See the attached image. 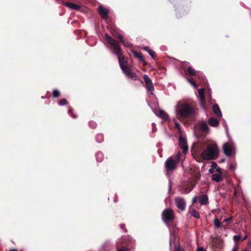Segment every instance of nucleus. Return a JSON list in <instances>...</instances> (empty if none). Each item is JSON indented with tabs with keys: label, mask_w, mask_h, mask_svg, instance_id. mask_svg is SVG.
<instances>
[{
	"label": "nucleus",
	"mask_w": 251,
	"mask_h": 251,
	"mask_svg": "<svg viewBox=\"0 0 251 251\" xmlns=\"http://www.w3.org/2000/svg\"><path fill=\"white\" fill-rule=\"evenodd\" d=\"M106 39L109 44L112 47L114 50V53L117 56L120 68L125 75L133 80H138L136 74L132 72L127 61H125L124 57H122L121 49L118 42L112 39L108 34L105 35Z\"/></svg>",
	"instance_id": "f257e3e1"
},
{
	"label": "nucleus",
	"mask_w": 251,
	"mask_h": 251,
	"mask_svg": "<svg viewBox=\"0 0 251 251\" xmlns=\"http://www.w3.org/2000/svg\"><path fill=\"white\" fill-rule=\"evenodd\" d=\"M175 109L176 116L184 119L191 117L196 111L192 103L184 100L177 101Z\"/></svg>",
	"instance_id": "f03ea898"
},
{
	"label": "nucleus",
	"mask_w": 251,
	"mask_h": 251,
	"mask_svg": "<svg viewBox=\"0 0 251 251\" xmlns=\"http://www.w3.org/2000/svg\"><path fill=\"white\" fill-rule=\"evenodd\" d=\"M225 126L226 128V136L228 138V141L223 145V151L226 156H234L236 153L235 146L231 139V137L229 135L227 126L226 123H225Z\"/></svg>",
	"instance_id": "7ed1b4c3"
},
{
	"label": "nucleus",
	"mask_w": 251,
	"mask_h": 251,
	"mask_svg": "<svg viewBox=\"0 0 251 251\" xmlns=\"http://www.w3.org/2000/svg\"><path fill=\"white\" fill-rule=\"evenodd\" d=\"M219 150L216 144L209 145L201 153L203 159L209 160L214 159L218 155Z\"/></svg>",
	"instance_id": "20e7f679"
},
{
	"label": "nucleus",
	"mask_w": 251,
	"mask_h": 251,
	"mask_svg": "<svg viewBox=\"0 0 251 251\" xmlns=\"http://www.w3.org/2000/svg\"><path fill=\"white\" fill-rule=\"evenodd\" d=\"M180 152H178L177 154L169 157L166 160L165 167L166 169V175L167 176L176 169V165L180 160Z\"/></svg>",
	"instance_id": "39448f33"
},
{
	"label": "nucleus",
	"mask_w": 251,
	"mask_h": 251,
	"mask_svg": "<svg viewBox=\"0 0 251 251\" xmlns=\"http://www.w3.org/2000/svg\"><path fill=\"white\" fill-rule=\"evenodd\" d=\"M162 218L168 226V223L175 219L174 211L170 208L165 209L162 213Z\"/></svg>",
	"instance_id": "423d86ee"
},
{
	"label": "nucleus",
	"mask_w": 251,
	"mask_h": 251,
	"mask_svg": "<svg viewBox=\"0 0 251 251\" xmlns=\"http://www.w3.org/2000/svg\"><path fill=\"white\" fill-rule=\"evenodd\" d=\"M190 64L187 62H183L182 64V67L183 69H187V71L189 75H197L199 77H201L202 75V74L200 72H197L192 66L189 65Z\"/></svg>",
	"instance_id": "0eeeda50"
},
{
	"label": "nucleus",
	"mask_w": 251,
	"mask_h": 251,
	"mask_svg": "<svg viewBox=\"0 0 251 251\" xmlns=\"http://www.w3.org/2000/svg\"><path fill=\"white\" fill-rule=\"evenodd\" d=\"M179 146L182 150L183 152L185 154L187 152L188 150V147L187 145L186 139L182 136H180L179 138Z\"/></svg>",
	"instance_id": "6e6552de"
},
{
	"label": "nucleus",
	"mask_w": 251,
	"mask_h": 251,
	"mask_svg": "<svg viewBox=\"0 0 251 251\" xmlns=\"http://www.w3.org/2000/svg\"><path fill=\"white\" fill-rule=\"evenodd\" d=\"M175 202L176 207L181 210H184L186 207V202L184 199L181 197L175 198Z\"/></svg>",
	"instance_id": "1a4fd4ad"
},
{
	"label": "nucleus",
	"mask_w": 251,
	"mask_h": 251,
	"mask_svg": "<svg viewBox=\"0 0 251 251\" xmlns=\"http://www.w3.org/2000/svg\"><path fill=\"white\" fill-rule=\"evenodd\" d=\"M143 78L144 79L146 83V87L147 90L151 92L153 91L154 87L151 79L147 75H143Z\"/></svg>",
	"instance_id": "9d476101"
},
{
	"label": "nucleus",
	"mask_w": 251,
	"mask_h": 251,
	"mask_svg": "<svg viewBox=\"0 0 251 251\" xmlns=\"http://www.w3.org/2000/svg\"><path fill=\"white\" fill-rule=\"evenodd\" d=\"M153 112L157 116L163 119L165 121H166L169 119L168 114L162 109H156L154 110Z\"/></svg>",
	"instance_id": "9b49d317"
},
{
	"label": "nucleus",
	"mask_w": 251,
	"mask_h": 251,
	"mask_svg": "<svg viewBox=\"0 0 251 251\" xmlns=\"http://www.w3.org/2000/svg\"><path fill=\"white\" fill-rule=\"evenodd\" d=\"M199 96L200 97L201 107L205 109V98L204 96V89L201 88L198 91Z\"/></svg>",
	"instance_id": "f8f14e48"
},
{
	"label": "nucleus",
	"mask_w": 251,
	"mask_h": 251,
	"mask_svg": "<svg viewBox=\"0 0 251 251\" xmlns=\"http://www.w3.org/2000/svg\"><path fill=\"white\" fill-rule=\"evenodd\" d=\"M99 12L102 17L106 19L107 17L108 14V10L107 8L103 7L102 6H99L98 8Z\"/></svg>",
	"instance_id": "ddd939ff"
},
{
	"label": "nucleus",
	"mask_w": 251,
	"mask_h": 251,
	"mask_svg": "<svg viewBox=\"0 0 251 251\" xmlns=\"http://www.w3.org/2000/svg\"><path fill=\"white\" fill-rule=\"evenodd\" d=\"M64 4L66 6L73 10H77L80 8V6L79 5L75 3L70 2H64Z\"/></svg>",
	"instance_id": "4468645a"
},
{
	"label": "nucleus",
	"mask_w": 251,
	"mask_h": 251,
	"mask_svg": "<svg viewBox=\"0 0 251 251\" xmlns=\"http://www.w3.org/2000/svg\"><path fill=\"white\" fill-rule=\"evenodd\" d=\"M208 124L213 127H217L219 125V121L215 118L211 117L209 119Z\"/></svg>",
	"instance_id": "2eb2a0df"
},
{
	"label": "nucleus",
	"mask_w": 251,
	"mask_h": 251,
	"mask_svg": "<svg viewBox=\"0 0 251 251\" xmlns=\"http://www.w3.org/2000/svg\"><path fill=\"white\" fill-rule=\"evenodd\" d=\"M199 201L201 205H206L208 203V198L206 195H201L199 199Z\"/></svg>",
	"instance_id": "dca6fc26"
},
{
	"label": "nucleus",
	"mask_w": 251,
	"mask_h": 251,
	"mask_svg": "<svg viewBox=\"0 0 251 251\" xmlns=\"http://www.w3.org/2000/svg\"><path fill=\"white\" fill-rule=\"evenodd\" d=\"M213 110L215 114L220 117L222 116V113L217 104H215L213 106Z\"/></svg>",
	"instance_id": "f3484780"
},
{
	"label": "nucleus",
	"mask_w": 251,
	"mask_h": 251,
	"mask_svg": "<svg viewBox=\"0 0 251 251\" xmlns=\"http://www.w3.org/2000/svg\"><path fill=\"white\" fill-rule=\"evenodd\" d=\"M200 128L201 131L205 132H207L209 130L207 124L204 122L200 123Z\"/></svg>",
	"instance_id": "a211bd4d"
},
{
	"label": "nucleus",
	"mask_w": 251,
	"mask_h": 251,
	"mask_svg": "<svg viewBox=\"0 0 251 251\" xmlns=\"http://www.w3.org/2000/svg\"><path fill=\"white\" fill-rule=\"evenodd\" d=\"M212 178L213 180L216 182H220L222 180L221 174H214L212 176Z\"/></svg>",
	"instance_id": "6ab92c4d"
},
{
	"label": "nucleus",
	"mask_w": 251,
	"mask_h": 251,
	"mask_svg": "<svg viewBox=\"0 0 251 251\" xmlns=\"http://www.w3.org/2000/svg\"><path fill=\"white\" fill-rule=\"evenodd\" d=\"M214 224L216 227L219 228L223 227L224 228H226V226L223 225V223L220 222L218 219H215L214 220Z\"/></svg>",
	"instance_id": "aec40b11"
},
{
	"label": "nucleus",
	"mask_w": 251,
	"mask_h": 251,
	"mask_svg": "<svg viewBox=\"0 0 251 251\" xmlns=\"http://www.w3.org/2000/svg\"><path fill=\"white\" fill-rule=\"evenodd\" d=\"M118 38L125 47H129L130 45V44L128 42L125 41L124 37L122 35H119Z\"/></svg>",
	"instance_id": "412c9836"
},
{
	"label": "nucleus",
	"mask_w": 251,
	"mask_h": 251,
	"mask_svg": "<svg viewBox=\"0 0 251 251\" xmlns=\"http://www.w3.org/2000/svg\"><path fill=\"white\" fill-rule=\"evenodd\" d=\"M96 157L98 162H101L103 158V154L101 152H98L96 154Z\"/></svg>",
	"instance_id": "4be33fe9"
},
{
	"label": "nucleus",
	"mask_w": 251,
	"mask_h": 251,
	"mask_svg": "<svg viewBox=\"0 0 251 251\" xmlns=\"http://www.w3.org/2000/svg\"><path fill=\"white\" fill-rule=\"evenodd\" d=\"M144 49L149 53V54L151 56L152 58H153L154 57V52L151 50L149 47H146L144 48Z\"/></svg>",
	"instance_id": "5701e85b"
},
{
	"label": "nucleus",
	"mask_w": 251,
	"mask_h": 251,
	"mask_svg": "<svg viewBox=\"0 0 251 251\" xmlns=\"http://www.w3.org/2000/svg\"><path fill=\"white\" fill-rule=\"evenodd\" d=\"M133 53H134V54L135 55V56L136 57L138 58L141 60H144V57H143V56H142V54L141 53L137 52H136V51H133Z\"/></svg>",
	"instance_id": "b1692460"
},
{
	"label": "nucleus",
	"mask_w": 251,
	"mask_h": 251,
	"mask_svg": "<svg viewBox=\"0 0 251 251\" xmlns=\"http://www.w3.org/2000/svg\"><path fill=\"white\" fill-rule=\"evenodd\" d=\"M191 214L193 217L196 218H199L200 217L199 213L196 210H193L191 212Z\"/></svg>",
	"instance_id": "393cba45"
},
{
	"label": "nucleus",
	"mask_w": 251,
	"mask_h": 251,
	"mask_svg": "<svg viewBox=\"0 0 251 251\" xmlns=\"http://www.w3.org/2000/svg\"><path fill=\"white\" fill-rule=\"evenodd\" d=\"M187 80L193 86L194 88H196L198 87V85L195 83L194 80L188 78H187Z\"/></svg>",
	"instance_id": "a878e982"
},
{
	"label": "nucleus",
	"mask_w": 251,
	"mask_h": 251,
	"mask_svg": "<svg viewBox=\"0 0 251 251\" xmlns=\"http://www.w3.org/2000/svg\"><path fill=\"white\" fill-rule=\"evenodd\" d=\"M60 92L57 90H54L52 93V96L54 98H58L60 96Z\"/></svg>",
	"instance_id": "bb28decb"
},
{
	"label": "nucleus",
	"mask_w": 251,
	"mask_h": 251,
	"mask_svg": "<svg viewBox=\"0 0 251 251\" xmlns=\"http://www.w3.org/2000/svg\"><path fill=\"white\" fill-rule=\"evenodd\" d=\"M58 103L60 105L63 106L67 104L68 102L65 99H62L59 101Z\"/></svg>",
	"instance_id": "cd10ccee"
},
{
	"label": "nucleus",
	"mask_w": 251,
	"mask_h": 251,
	"mask_svg": "<svg viewBox=\"0 0 251 251\" xmlns=\"http://www.w3.org/2000/svg\"><path fill=\"white\" fill-rule=\"evenodd\" d=\"M96 140L99 143L103 141V135L101 134H98L96 137Z\"/></svg>",
	"instance_id": "c85d7f7f"
},
{
	"label": "nucleus",
	"mask_w": 251,
	"mask_h": 251,
	"mask_svg": "<svg viewBox=\"0 0 251 251\" xmlns=\"http://www.w3.org/2000/svg\"><path fill=\"white\" fill-rule=\"evenodd\" d=\"M175 237V234H170V246H172L173 244L174 243V239Z\"/></svg>",
	"instance_id": "c756f323"
},
{
	"label": "nucleus",
	"mask_w": 251,
	"mask_h": 251,
	"mask_svg": "<svg viewBox=\"0 0 251 251\" xmlns=\"http://www.w3.org/2000/svg\"><path fill=\"white\" fill-rule=\"evenodd\" d=\"M232 220V217L227 218L224 221L223 223H226V225H225L226 226L229 223H230L231 222Z\"/></svg>",
	"instance_id": "7c9ffc66"
},
{
	"label": "nucleus",
	"mask_w": 251,
	"mask_h": 251,
	"mask_svg": "<svg viewBox=\"0 0 251 251\" xmlns=\"http://www.w3.org/2000/svg\"><path fill=\"white\" fill-rule=\"evenodd\" d=\"M241 239V236L239 235H234L233 240L235 242H238Z\"/></svg>",
	"instance_id": "2f4dec72"
},
{
	"label": "nucleus",
	"mask_w": 251,
	"mask_h": 251,
	"mask_svg": "<svg viewBox=\"0 0 251 251\" xmlns=\"http://www.w3.org/2000/svg\"><path fill=\"white\" fill-rule=\"evenodd\" d=\"M89 125L90 127H91L93 128H95L97 126L96 123L93 121L90 122L89 123Z\"/></svg>",
	"instance_id": "473e14b6"
},
{
	"label": "nucleus",
	"mask_w": 251,
	"mask_h": 251,
	"mask_svg": "<svg viewBox=\"0 0 251 251\" xmlns=\"http://www.w3.org/2000/svg\"><path fill=\"white\" fill-rule=\"evenodd\" d=\"M175 126L178 129V132L180 133H181V129H180V126L179 124L177 122H176Z\"/></svg>",
	"instance_id": "72a5a7b5"
},
{
	"label": "nucleus",
	"mask_w": 251,
	"mask_h": 251,
	"mask_svg": "<svg viewBox=\"0 0 251 251\" xmlns=\"http://www.w3.org/2000/svg\"><path fill=\"white\" fill-rule=\"evenodd\" d=\"M192 189V188H188V189L185 190L183 192L185 193H188L191 191Z\"/></svg>",
	"instance_id": "f704fd0d"
},
{
	"label": "nucleus",
	"mask_w": 251,
	"mask_h": 251,
	"mask_svg": "<svg viewBox=\"0 0 251 251\" xmlns=\"http://www.w3.org/2000/svg\"><path fill=\"white\" fill-rule=\"evenodd\" d=\"M197 202V197H194L192 199V202L193 203H196Z\"/></svg>",
	"instance_id": "c9c22d12"
},
{
	"label": "nucleus",
	"mask_w": 251,
	"mask_h": 251,
	"mask_svg": "<svg viewBox=\"0 0 251 251\" xmlns=\"http://www.w3.org/2000/svg\"><path fill=\"white\" fill-rule=\"evenodd\" d=\"M117 251H128V250L127 248H122L121 249H118Z\"/></svg>",
	"instance_id": "e433bc0d"
},
{
	"label": "nucleus",
	"mask_w": 251,
	"mask_h": 251,
	"mask_svg": "<svg viewBox=\"0 0 251 251\" xmlns=\"http://www.w3.org/2000/svg\"><path fill=\"white\" fill-rule=\"evenodd\" d=\"M229 167H230V169H231L232 170L235 169V167L233 164H230Z\"/></svg>",
	"instance_id": "4c0bfd02"
},
{
	"label": "nucleus",
	"mask_w": 251,
	"mask_h": 251,
	"mask_svg": "<svg viewBox=\"0 0 251 251\" xmlns=\"http://www.w3.org/2000/svg\"><path fill=\"white\" fill-rule=\"evenodd\" d=\"M197 251H205V250L203 249V248L199 247L198 248Z\"/></svg>",
	"instance_id": "58836bf2"
},
{
	"label": "nucleus",
	"mask_w": 251,
	"mask_h": 251,
	"mask_svg": "<svg viewBox=\"0 0 251 251\" xmlns=\"http://www.w3.org/2000/svg\"><path fill=\"white\" fill-rule=\"evenodd\" d=\"M209 95L210 98L211 99V90H209Z\"/></svg>",
	"instance_id": "ea45409f"
},
{
	"label": "nucleus",
	"mask_w": 251,
	"mask_h": 251,
	"mask_svg": "<svg viewBox=\"0 0 251 251\" xmlns=\"http://www.w3.org/2000/svg\"><path fill=\"white\" fill-rule=\"evenodd\" d=\"M247 237H248V236L246 235L245 237H244V238L243 239H242L241 240L243 241L246 240L247 239Z\"/></svg>",
	"instance_id": "a19ab883"
},
{
	"label": "nucleus",
	"mask_w": 251,
	"mask_h": 251,
	"mask_svg": "<svg viewBox=\"0 0 251 251\" xmlns=\"http://www.w3.org/2000/svg\"><path fill=\"white\" fill-rule=\"evenodd\" d=\"M72 109H70L69 110V111H68V113H69V114H71V112H72Z\"/></svg>",
	"instance_id": "79ce46f5"
},
{
	"label": "nucleus",
	"mask_w": 251,
	"mask_h": 251,
	"mask_svg": "<svg viewBox=\"0 0 251 251\" xmlns=\"http://www.w3.org/2000/svg\"><path fill=\"white\" fill-rule=\"evenodd\" d=\"M236 194H237V192H236V190H235V191H234V195L236 196Z\"/></svg>",
	"instance_id": "37998d69"
},
{
	"label": "nucleus",
	"mask_w": 251,
	"mask_h": 251,
	"mask_svg": "<svg viewBox=\"0 0 251 251\" xmlns=\"http://www.w3.org/2000/svg\"><path fill=\"white\" fill-rule=\"evenodd\" d=\"M9 251H17L16 250L13 249V250H10Z\"/></svg>",
	"instance_id": "c03bdc74"
},
{
	"label": "nucleus",
	"mask_w": 251,
	"mask_h": 251,
	"mask_svg": "<svg viewBox=\"0 0 251 251\" xmlns=\"http://www.w3.org/2000/svg\"><path fill=\"white\" fill-rule=\"evenodd\" d=\"M154 123H152V126H153V130H154Z\"/></svg>",
	"instance_id": "a18cd8bd"
},
{
	"label": "nucleus",
	"mask_w": 251,
	"mask_h": 251,
	"mask_svg": "<svg viewBox=\"0 0 251 251\" xmlns=\"http://www.w3.org/2000/svg\"><path fill=\"white\" fill-rule=\"evenodd\" d=\"M73 118H76V116L75 115H73Z\"/></svg>",
	"instance_id": "49530a36"
},
{
	"label": "nucleus",
	"mask_w": 251,
	"mask_h": 251,
	"mask_svg": "<svg viewBox=\"0 0 251 251\" xmlns=\"http://www.w3.org/2000/svg\"><path fill=\"white\" fill-rule=\"evenodd\" d=\"M171 184H170V188H169V190L170 191L171 190Z\"/></svg>",
	"instance_id": "de8ad7c7"
},
{
	"label": "nucleus",
	"mask_w": 251,
	"mask_h": 251,
	"mask_svg": "<svg viewBox=\"0 0 251 251\" xmlns=\"http://www.w3.org/2000/svg\"><path fill=\"white\" fill-rule=\"evenodd\" d=\"M232 251H237L236 249H233Z\"/></svg>",
	"instance_id": "09e8293b"
},
{
	"label": "nucleus",
	"mask_w": 251,
	"mask_h": 251,
	"mask_svg": "<svg viewBox=\"0 0 251 251\" xmlns=\"http://www.w3.org/2000/svg\"><path fill=\"white\" fill-rule=\"evenodd\" d=\"M124 226V225H121V227L122 228H123V226Z\"/></svg>",
	"instance_id": "8fccbe9b"
},
{
	"label": "nucleus",
	"mask_w": 251,
	"mask_h": 251,
	"mask_svg": "<svg viewBox=\"0 0 251 251\" xmlns=\"http://www.w3.org/2000/svg\"><path fill=\"white\" fill-rule=\"evenodd\" d=\"M209 172H210L212 173V169H209Z\"/></svg>",
	"instance_id": "3c124183"
},
{
	"label": "nucleus",
	"mask_w": 251,
	"mask_h": 251,
	"mask_svg": "<svg viewBox=\"0 0 251 251\" xmlns=\"http://www.w3.org/2000/svg\"><path fill=\"white\" fill-rule=\"evenodd\" d=\"M214 164V165H216V163L213 162V163H212V165H213Z\"/></svg>",
	"instance_id": "603ef678"
},
{
	"label": "nucleus",
	"mask_w": 251,
	"mask_h": 251,
	"mask_svg": "<svg viewBox=\"0 0 251 251\" xmlns=\"http://www.w3.org/2000/svg\"><path fill=\"white\" fill-rule=\"evenodd\" d=\"M220 169L219 168L217 169V170H218V171H220Z\"/></svg>",
	"instance_id": "864d4df0"
}]
</instances>
